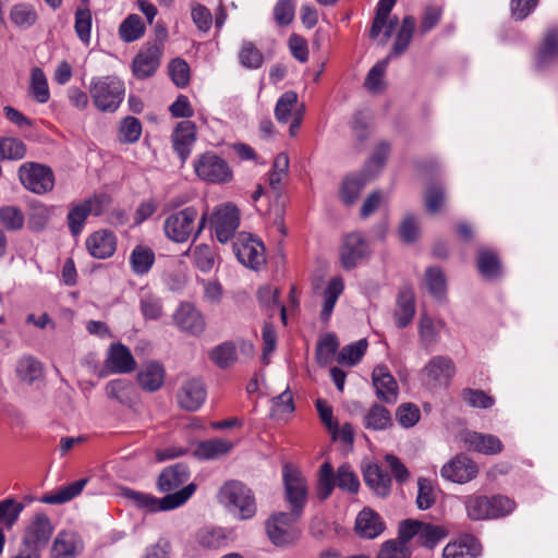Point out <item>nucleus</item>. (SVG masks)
<instances>
[{
	"label": "nucleus",
	"instance_id": "obj_1",
	"mask_svg": "<svg viewBox=\"0 0 558 558\" xmlns=\"http://www.w3.org/2000/svg\"><path fill=\"white\" fill-rule=\"evenodd\" d=\"M218 498L240 520L252 519L257 511L253 490L241 481L230 480L219 489Z\"/></svg>",
	"mask_w": 558,
	"mask_h": 558
},
{
	"label": "nucleus",
	"instance_id": "obj_2",
	"mask_svg": "<svg viewBox=\"0 0 558 558\" xmlns=\"http://www.w3.org/2000/svg\"><path fill=\"white\" fill-rule=\"evenodd\" d=\"M384 167V151L381 146H378L373 156L366 161L361 172L348 174L343 178L339 191L340 199L347 205H353L362 190L379 175Z\"/></svg>",
	"mask_w": 558,
	"mask_h": 558
},
{
	"label": "nucleus",
	"instance_id": "obj_3",
	"mask_svg": "<svg viewBox=\"0 0 558 558\" xmlns=\"http://www.w3.org/2000/svg\"><path fill=\"white\" fill-rule=\"evenodd\" d=\"M196 485L190 483L173 494H168L162 498H157L150 494L136 492L126 488L123 496L132 500L138 508L149 512L169 511L183 506L195 493Z\"/></svg>",
	"mask_w": 558,
	"mask_h": 558
},
{
	"label": "nucleus",
	"instance_id": "obj_4",
	"mask_svg": "<svg viewBox=\"0 0 558 558\" xmlns=\"http://www.w3.org/2000/svg\"><path fill=\"white\" fill-rule=\"evenodd\" d=\"M124 83L117 76L94 77L89 94L95 107L102 112H114L124 98Z\"/></svg>",
	"mask_w": 558,
	"mask_h": 558
},
{
	"label": "nucleus",
	"instance_id": "obj_5",
	"mask_svg": "<svg viewBox=\"0 0 558 558\" xmlns=\"http://www.w3.org/2000/svg\"><path fill=\"white\" fill-rule=\"evenodd\" d=\"M198 179L211 184H226L232 181L233 171L227 160L214 151H205L193 161Z\"/></svg>",
	"mask_w": 558,
	"mask_h": 558
},
{
	"label": "nucleus",
	"instance_id": "obj_6",
	"mask_svg": "<svg viewBox=\"0 0 558 558\" xmlns=\"http://www.w3.org/2000/svg\"><path fill=\"white\" fill-rule=\"evenodd\" d=\"M302 515H294V512H278L266 521V532L270 542L276 546L293 544L300 536L296 522Z\"/></svg>",
	"mask_w": 558,
	"mask_h": 558
},
{
	"label": "nucleus",
	"instance_id": "obj_7",
	"mask_svg": "<svg viewBox=\"0 0 558 558\" xmlns=\"http://www.w3.org/2000/svg\"><path fill=\"white\" fill-rule=\"evenodd\" d=\"M284 499L289 504L294 515H302L307 501L308 487L302 473L286 464L282 471Z\"/></svg>",
	"mask_w": 558,
	"mask_h": 558
},
{
	"label": "nucleus",
	"instance_id": "obj_8",
	"mask_svg": "<svg viewBox=\"0 0 558 558\" xmlns=\"http://www.w3.org/2000/svg\"><path fill=\"white\" fill-rule=\"evenodd\" d=\"M21 184L32 193L41 195L54 186L52 170L37 162H25L17 170Z\"/></svg>",
	"mask_w": 558,
	"mask_h": 558
},
{
	"label": "nucleus",
	"instance_id": "obj_9",
	"mask_svg": "<svg viewBox=\"0 0 558 558\" xmlns=\"http://www.w3.org/2000/svg\"><path fill=\"white\" fill-rule=\"evenodd\" d=\"M196 208L189 206L169 215L163 222L166 236L175 243H184L195 230Z\"/></svg>",
	"mask_w": 558,
	"mask_h": 558
},
{
	"label": "nucleus",
	"instance_id": "obj_10",
	"mask_svg": "<svg viewBox=\"0 0 558 558\" xmlns=\"http://www.w3.org/2000/svg\"><path fill=\"white\" fill-rule=\"evenodd\" d=\"M210 225L217 240L227 243L240 226V210L231 203L220 205L214 210Z\"/></svg>",
	"mask_w": 558,
	"mask_h": 558
},
{
	"label": "nucleus",
	"instance_id": "obj_11",
	"mask_svg": "<svg viewBox=\"0 0 558 558\" xmlns=\"http://www.w3.org/2000/svg\"><path fill=\"white\" fill-rule=\"evenodd\" d=\"M238 260L245 267L257 270L265 264V247L260 241L247 233H240L232 244Z\"/></svg>",
	"mask_w": 558,
	"mask_h": 558
},
{
	"label": "nucleus",
	"instance_id": "obj_12",
	"mask_svg": "<svg viewBox=\"0 0 558 558\" xmlns=\"http://www.w3.org/2000/svg\"><path fill=\"white\" fill-rule=\"evenodd\" d=\"M53 526L50 519L44 512L34 515L23 536V545L28 549L26 553H39L46 547L51 535Z\"/></svg>",
	"mask_w": 558,
	"mask_h": 558
},
{
	"label": "nucleus",
	"instance_id": "obj_13",
	"mask_svg": "<svg viewBox=\"0 0 558 558\" xmlns=\"http://www.w3.org/2000/svg\"><path fill=\"white\" fill-rule=\"evenodd\" d=\"M478 468L468 456L460 453L448 461L440 470L441 476L450 482L464 484L477 476Z\"/></svg>",
	"mask_w": 558,
	"mask_h": 558
},
{
	"label": "nucleus",
	"instance_id": "obj_14",
	"mask_svg": "<svg viewBox=\"0 0 558 558\" xmlns=\"http://www.w3.org/2000/svg\"><path fill=\"white\" fill-rule=\"evenodd\" d=\"M162 56L160 45L145 44L132 62V71L136 78L145 80L155 74Z\"/></svg>",
	"mask_w": 558,
	"mask_h": 558
},
{
	"label": "nucleus",
	"instance_id": "obj_15",
	"mask_svg": "<svg viewBox=\"0 0 558 558\" xmlns=\"http://www.w3.org/2000/svg\"><path fill=\"white\" fill-rule=\"evenodd\" d=\"M206 395L204 381L201 378L193 377L182 383L178 390L177 399L180 408L194 412L203 405Z\"/></svg>",
	"mask_w": 558,
	"mask_h": 558
},
{
	"label": "nucleus",
	"instance_id": "obj_16",
	"mask_svg": "<svg viewBox=\"0 0 558 558\" xmlns=\"http://www.w3.org/2000/svg\"><path fill=\"white\" fill-rule=\"evenodd\" d=\"M105 367L110 374H130L136 368V361L131 350L121 342L109 347Z\"/></svg>",
	"mask_w": 558,
	"mask_h": 558
},
{
	"label": "nucleus",
	"instance_id": "obj_17",
	"mask_svg": "<svg viewBox=\"0 0 558 558\" xmlns=\"http://www.w3.org/2000/svg\"><path fill=\"white\" fill-rule=\"evenodd\" d=\"M368 255V243L360 233H350L345 236L341 246L340 258L343 268H354Z\"/></svg>",
	"mask_w": 558,
	"mask_h": 558
},
{
	"label": "nucleus",
	"instance_id": "obj_18",
	"mask_svg": "<svg viewBox=\"0 0 558 558\" xmlns=\"http://www.w3.org/2000/svg\"><path fill=\"white\" fill-rule=\"evenodd\" d=\"M174 324L184 332L199 336L205 330V319L191 303H182L173 315Z\"/></svg>",
	"mask_w": 558,
	"mask_h": 558
},
{
	"label": "nucleus",
	"instance_id": "obj_19",
	"mask_svg": "<svg viewBox=\"0 0 558 558\" xmlns=\"http://www.w3.org/2000/svg\"><path fill=\"white\" fill-rule=\"evenodd\" d=\"M423 372L429 385L448 386L454 375L456 366L450 357L437 355L429 360Z\"/></svg>",
	"mask_w": 558,
	"mask_h": 558
},
{
	"label": "nucleus",
	"instance_id": "obj_20",
	"mask_svg": "<svg viewBox=\"0 0 558 558\" xmlns=\"http://www.w3.org/2000/svg\"><path fill=\"white\" fill-rule=\"evenodd\" d=\"M171 138L174 151L178 154L182 163H184L196 141L195 124L189 120L179 122L172 132Z\"/></svg>",
	"mask_w": 558,
	"mask_h": 558
},
{
	"label": "nucleus",
	"instance_id": "obj_21",
	"mask_svg": "<svg viewBox=\"0 0 558 558\" xmlns=\"http://www.w3.org/2000/svg\"><path fill=\"white\" fill-rule=\"evenodd\" d=\"M191 476L190 469L184 463H175L165 468L157 478V488L160 493L172 494L189 481Z\"/></svg>",
	"mask_w": 558,
	"mask_h": 558
},
{
	"label": "nucleus",
	"instance_id": "obj_22",
	"mask_svg": "<svg viewBox=\"0 0 558 558\" xmlns=\"http://www.w3.org/2000/svg\"><path fill=\"white\" fill-rule=\"evenodd\" d=\"M83 550L81 536L72 531H61L56 536L50 557L51 558H76Z\"/></svg>",
	"mask_w": 558,
	"mask_h": 558
},
{
	"label": "nucleus",
	"instance_id": "obj_23",
	"mask_svg": "<svg viewBox=\"0 0 558 558\" xmlns=\"http://www.w3.org/2000/svg\"><path fill=\"white\" fill-rule=\"evenodd\" d=\"M86 248L95 258H109L117 250V238L108 230L96 231L86 239Z\"/></svg>",
	"mask_w": 558,
	"mask_h": 558
},
{
	"label": "nucleus",
	"instance_id": "obj_24",
	"mask_svg": "<svg viewBox=\"0 0 558 558\" xmlns=\"http://www.w3.org/2000/svg\"><path fill=\"white\" fill-rule=\"evenodd\" d=\"M383 530L380 515L371 508H364L357 513L354 531L360 537L372 539L377 537Z\"/></svg>",
	"mask_w": 558,
	"mask_h": 558
},
{
	"label": "nucleus",
	"instance_id": "obj_25",
	"mask_svg": "<svg viewBox=\"0 0 558 558\" xmlns=\"http://www.w3.org/2000/svg\"><path fill=\"white\" fill-rule=\"evenodd\" d=\"M166 377V371L161 363L153 361L144 365L137 373V383L140 387L147 392L159 390Z\"/></svg>",
	"mask_w": 558,
	"mask_h": 558
},
{
	"label": "nucleus",
	"instance_id": "obj_26",
	"mask_svg": "<svg viewBox=\"0 0 558 558\" xmlns=\"http://www.w3.org/2000/svg\"><path fill=\"white\" fill-rule=\"evenodd\" d=\"M465 444L470 449L487 456L500 453L504 449V445L497 436L477 432L468 433Z\"/></svg>",
	"mask_w": 558,
	"mask_h": 558
},
{
	"label": "nucleus",
	"instance_id": "obj_27",
	"mask_svg": "<svg viewBox=\"0 0 558 558\" xmlns=\"http://www.w3.org/2000/svg\"><path fill=\"white\" fill-rule=\"evenodd\" d=\"M478 554V541L472 535H464L445 546L442 558H475Z\"/></svg>",
	"mask_w": 558,
	"mask_h": 558
},
{
	"label": "nucleus",
	"instance_id": "obj_28",
	"mask_svg": "<svg viewBox=\"0 0 558 558\" xmlns=\"http://www.w3.org/2000/svg\"><path fill=\"white\" fill-rule=\"evenodd\" d=\"M415 314L414 293L410 288H404L399 292L397 307L395 310V322L398 328L407 327Z\"/></svg>",
	"mask_w": 558,
	"mask_h": 558
},
{
	"label": "nucleus",
	"instance_id": "obj_29",
	"mask_svg": "<svg viewBox=\"0 0 558 558\" xmlns=\"http://www.w3.org/2000/svg\"><path fill=\"white\" fill-rule=\"evenodd\" d=\"M476 265L478 272L486 279L493 280L501 276V263L493 250L481 247L477 252Z\"/></svg>",
	"mask_w": 558,
	"mask_h": 558
},
{
	"label": "nucleus",
	"instance_id": "obj_30",
	"mask_svg": "<svg viewBox=\"0 0 558 558\" xmlns=\"http://www.w3.org/2000/svg\"><path fill=\"white\" fill-rule=\"evenodd\" d=\"M87 482L88 478H81L78 481L70 483L54 492L45 494L44 496H41L40 501L48 505L65 504L77 497L82 493Z\"/></svg>",
	"mask_w": 558,
	"mask_h": 558
},
{
	"label": "nucleus",
	"instance_id": "obj_31",
	"mask_svg": "<svg viewBox=\"0 0 558 558\" xmlns=\"http://www.w3.org/2000/svg\"><path fill=\"white\" fill-rule=\"evenodd\" d=\"M558 58V29H548L536 54V66L544 69Z\"/></svg>",
	"mask_w": 558,
	"mask_h": 558
},
{
	"label": "nucleus",
	"instance_id": "obj_32",
	"mask_svg": "<svg viewBox=\"0 0 558 558\" xmlns=\"http://www.w3.org/2000/svg\"><path fill=\"white\" fill-rule=\"evenodd\" d=\"M415 25L416 23L413 16H405L403 19L401 27L399 28L395 38L390 53L386 58V63L389 59L398 58L408 49L413 37Z\"/></svg>",
	"mask_w": 558,
	"mask_h": 558
},
{
	"label": "nucleus",
	"instance_id": "obj_33",
	"mask_svg": "<svg viewBox=\"0 0 558 558\" xmlns=\"http://www.w3.org/2000/svg\"><path fill=\"white\" fill-rule=\"evenodd\" d=\"M344 289L343 280L340 277H335L330 279L325 291H324V302L323 308L320 312V319L324 323H328L331 314L333 312L335 305L342 294Z\"/></svg>",
	"mask_w": 558,
	"mask_h": 558
},
{
	"label": "nucleus",
	"instance_id": "obj_34",
	"mask_svg": "<svg viewBox=\"0 0 558 558\" xmlns=\"http://www.w3.org/2000/svg\"><path fill=\"white\" fill-rule=\"evenodd\" d=\"M155 263V253L151 248L137 245L130 255V265L135 275L144 276L153 267Z\"/></svg>",
	"mask_w": 558,
	"mask_h": 558
},
{
	"label": "nucleus",
	"instance_id": "obj_35",
	"mask_svg": "<svg viewBox=\"0 0 558 558\" xmlns=\"http://www.w3.org/2000/svg\"><path fill=\"white\" fill-rule=\"evenodd\" d=\"M232 448V444L222 439H209L197 445L194 456L202 460L217 459L228 453Z\"/></svg>",
	"mask_w": 558,
	"mask_h": 558
},
{
	"label": "nucleus",
	"instance_id": "obj_36",
	"mask_svg": "<svg viewBox=\"0 0 558 558\" xmlns=\"http://www.w3.org/2000/svg\"><path fill=\"white\" fill-rule=\"evenodd\" d=\"M208 356L219 368H229L238 360L236 347L232 341L222 342L214 347Z\"/></svg>",
	"mask_w": 558,
	"mask_h": 558
},
{
	"label": "nucleus",
	"instance_id": "obj_37",
	"mask_svg": "<svg viewBox=\"0 0 558 558\" xmlns=\"http://www.w3.org/2000/svg\"><path fill=\"white\" fill-rule=\"evenodd\" d=\"M118 33L124 43L138 40L145 34V25L142 17L137 14L128 15L119 25Z\"/></svg>",
	"mask_w": 558,
	"mask_h": 558
},
{
	"label": "nucleus",
	"instance_id": "obj_38",
	"mask_svg": "<svg viewBox=\"0 0 558 558\" xmlns=\"http://www.w3.org/2000/svg\"><path fill=\"white\" fill-rule=\"evenodd\" d=\"M298 94L293 90L283 93L275 106V118L279 123H288L295 110H300Z\"/></svg>",
	"mask_w": 558,
	"mask_h": 558
},
{
	"label": "nucleus",
	"instance_id": "obj_39",
	"mask_svg": "<svg viewBox=\"0 0 558 558\" xmlns=\"http://www.w3.org/2000/svg\"><path fill=\"white\" fill-rule=\"evenodd\" d=\"M445 324L441 320L435 322L426 314L420 317L418 335L422 345L429 348L438 342L439 331L444 328Z\"/></svg>",
	"mask_w": 558,
	"mask_h": 558
},
{
	"label": "nucleus",
	"instance_id": "obj_40",
	"mask_svg": "<svg viewBox=\"0 0 558 558\" xmlns=\"http://www.w3.org/2000/svg\"><path fill=\"white\" fill-rule=\"evenodd\" d=\"M38 15L35 8L27 3L14 4L10 10V20L20 28L27 29L37 22Z\"/></svg>",
	"mask_w": 558,
	"mask_h": 558
},
{
	"label": "nucleus",
	"instance_id": "obj_41",
	"mask_svg": "<svg viewBox=\"0 0 558 558\" xmlns=\"http://www.w3.org/2000/svg\"><path fill=\"white\" fill-rule=\"evenodd\" d=\"M29 92L39 104H46L50 98L48 81L40 68H33L31 71Z\"/></svg>",
	"mask_w": 558,
	"mask_h": 558
},
{
	"label": "nucleus",
	"instance_id": "obj_42",
	"mask_svg": "<svg viewBox=\"0 0 558 558\" xmlns=\"http://www.w3.org/2000/svg\"><path fill=\"white\" fill-rule=\"evenodd\" d=\"M25 222L23 211L13 205L0 207V226L9 232H16L23 229Z\"/></svg>",
	"mask_w": 558,
	"mask_h": 558
},
{
	"label": "nucleus",
	"instance_id": "obj_43",
	"mask_svg": "<svg viewBox=\"0 0 558 558\" xmlns=\"http://www.w3.org/2000/svg\"><path fill=\"white\" fill-rule=\"evenodd\" d=\"M238 58L240 64L248 70L259 69L264 63L262 51L248 40L242 43Z\"/></svg>",
	"mask_w": 558,
	"mask_h": 558
},
{
	"label": "nucleus",
	"instance_id": "obj_44",
	"mask_svg": "<svg viewBox=\"0 0 558 558\" xmlns=\"http://www.w3.org/2000/svg\"><path fill=\"white\" fill-rule=\"evenodd\" d=\"M142 135L141 121L132 116L125 117L121 120L118 130V140L122 144H134Z\"/></svg>",
	"mask_w": 558,
	"mask_h": 558
},
{
	"label": "nucleus",
	"instance_id": "obj_45",
	"mask_svg": "<svg viewBox=\"0 0 558 558\" xmlns=\"http://www.w3.org/2000/svg\"><path fill=\"white\" fill-rule=\"evenodd\" d=\"M16 373L21 380L32 384L43 376V366L35 357L25 356L19 361Z\"/></svg>",
	"mask_w": 558,
	"mask_h": 558
},
{
	"label": "nucleus",
	"instance_id": "obj_46",
	"mask_svg": "<svg viewBox=\"0 0 558 558\" xmlns=\"http://www.w3.org/2000/svg\"><path fill=\"white\" fill-rule=\"evenodd\" d=\"M468 517L471 520H486L490 518L489 504L487 496H469L465 501Z\"/></svg>",
	"mask_w": 558,
	"mask_h": 558
},
{
	"label": "nucleus",
	"instance_id": "obj_47",
	"mask_svg": "<svg viewBox=\"0 0 558 558\" xmlns=\"http://www.w3.org/2000/svg\"><path fill=\"white\" fill-rule=\"evenodd\" d=\"M367 348V341L361 339L356 342L344 345L337 357L339 364L353 366L360 362Z\"/></svg>",
	"mask_w": 558,
	"mask_h": 558
},
{
	"label": "nucleus",
	"instance_id": "obj_48",
	"mask_svg": "<svg viewBox=\"0 0 558 558\" xmlns=\"http://www.w3.org/2000/svg\"><path fill=\"white\" fill-rule=\"evenodd\" d=\"M425 281L429 293L441 300L446 295L447 286L445 275L438 267H429L426 269Z\"/></svg>",
	"mask_w": 558,
	"mask_h": 558
},
{
	"label": "nucleus",
	"instance_id": "obj_49",
	"mask_svg": "<svg viewBox=\"0 0 558 558\" xmlns=\"http://www.w3.org/2000/svg\"><path fill=\"white\" fill-rule=\"evenodd\" d=\"M339 349V341L335 333H327L322 337L316 348V359L319 364L326 365L331 362Z\"/></svg>",
	"mask_w": 558,
	"mask_h": 558
},
{
	"label": "nucleus",
	"instance_id": "obj_50",
	"mask_svg": "<svg viewBox=\"0 0 558 558\" xmlns=\"http://www.w3.org/2000/svg\"><path fill=\"white\" fill-rule=\"evenodd\" d=\"M336 485L333 468L329 462H325L319 469V478L317 485V497L326 500L332 493Z\"/></svg>",
	"mask_w": 558,
	"mask_h": 558
},
{
	"label": "nucleus",
	"instance_id": "obj_51",
	"mask_svg": "<svg viewBox=\"0 0 558 558\" xmlns=\"http://www.w3.org/2000/svg\"><path fill=\"white\" fill-rule=\"evenodd\" d=\"M74 29L80 40L88 45L92 31V12L88 7L76 9Z\"/></svg>",
	"mask_w": 558,
	"mask_h": 558
},
{
	"label": "nucleus",
	"instance_id": "obj_52",
	"mask_svg": "<svg viewBox=\"0 0 558 558\" xmlns=\"http://www.w3.org/2000/svg\"><path fill=\"white\" fill-rule=\"evenodd\" d=\"M24 509L22 502H17L13 498H7L0 501V524H4L7 529H11L17 521Z\"/></svg>",
	"mask_w": 558,
	"mask_h": 558
},
{
	"label": "nucleus",
	"instance_id": "obj_53",
	"mask_svg": "<svg viewBox=\"0 0 558 558\" xmlns=\"http://www.w3.org/2000/svg\"><path fill=\"white\" fill-rule=\"evenodd\" d=\"M446 536L444 529L430 523H420L417 542L420 545L433 548Z\"/></svg>",
	"mask_w": 558,
	"mask_h": 558
},
{
	"label": "nucleus",
	"instance_id": "obj_54",
	"mask_svg": "<svg viewBox=\"0 0 558 558\" xmlns=\"http://www.w3.org/2000/svg\"><path fill=\"white\" fill-rule=\"evenodd\" d=\"M26 155V145L14 137L0 138V157L9 160H20Z\"/></svg>",
	"mask_w": 558,
	"mask_h": 558
},
{
	"label": "nucleus",
	"instance_id": "obj_55",
	"mask_svg": "<svg viewBox=\"0 0 558 558\" xmlns=\"http://www.w3.org/2000/svg\"><path fill=\"white\" fill-rule=\"evenodd\" d=\"M140 308L145 319L157 320L162 316V301L153 293L141 296Z\"/></svg>",
	"mask_w": 558,
	"mask_h": 558
},
{
	"label": "nucleus",
	"instance_id": "obj_56",
	"mask_svg": "<svg viewBox=\"0 0 558 558\" xmlns=\"http://www.w3.org/2000/svg\"><path fill=\"white\" fill-rule=\"evenodd\" d=\"M87 218L88 214L82 202L70 206L66 223L73 236L81 234Z\"/></svg>",
	"mask_w": 558,
	"mask_h": 558
},
{
	"label": "nucleus",
	"instance_id": "obj_57",
	"mask_svg": "<svg viewBox=\"0 0 558 558\" xmlns=\"http://www.w3.org/2000/svg\"><path fill=\"white\" fill-rule=\"evenodd\" d=\"M336 476V485L351 494L359 490L360 482L356 474L353 472L349 464H342L338 468Z\"/></svg>",
	"mask_w": 558,
	"mask_h": 558
},
{
	"label": "nucleus",
	"instance_id": "obj_58",
	"mask_svg": "<svg viewBox=\"0 0 558 558\" xmlns=\"http://www.w3.org/2000/svg\"><path fill=\"white\" fill-rule=\"evenodd\" d=\"M365 89L372 95H380L384 90V60H378L368 71L365 81Z\"/></svg>",
	"mask_w": 558,
	"mask_h": 558
},
{
	"label": "nucleus",
	"instance_id": "obj_59",
	"mask_svg": "<svg viewBox=\"0 0 558 558\" xmlns=\"http://www.w3.org/2000/svg\"><path fill=\"white\" fill-rule=\"evenodd\" d=\"M461 397L470 407L477 409H489L495 403L493 397L480 389L465 388L462 390Z\"/></svg>",
	"mask_w": 558,
	"mask_h": 558
},
{
	"label": "nucleus",
	"instance_id": "obj_60",
	"mask_svg": "<svg viewBox=\"0 0 558 558\" xmlns=\"http://www.w3.org/2000/svg\"><path fill=\"white\" fill-rule=\"evenodd\" d=\"M296 0H278L274 8V19L279 26L290 25L295 16Z\"/></svg>",
	"mask_w": 558,
	"mask_h": 558
},
{
	"label": "nucleus",
	"instance_id": "obj_61",
	"mask_svg": "<svg viewBox=\"0 0 558 558\" xmlns=\"http://www.w3.org/2000/svg\"><path fill=\"white\" fill-rule=\"evenodd\" d=\"M446 193L440 184H430L425 192L426 210L430 214L438 213L445 204Z\"/></svg>",
	"mask_w": 558,
	"mask_h": 558
},
{
	"label": "nucleus",
	"instance_id": "obj_62",
	"mask_svg": "<svg viewBox=\"0 0 558 558\" xmlns=\"http://www.w3.org/2000/svg\"><path fill=\"white\" fill-rule=\"evenodd\" d=\"M132 388V384L128 379H113L106 385V393L109 398L116 399L122 404H125L129 400V391Z\"/></svg>",
	"mask_w": 558,
	"mask_h": 558
},
{
	"label": "nucleus",
	"instance_id": "obj_63",
	"mask_svg": "<svg viewBox=\"0 0 558 558\" xmlns=\"http://www.w3.org/2000/svg\"><path fill=\"white\" fill-rule=\"evenodd\" d=\"M195 266L203 272H208L214 267V252L206 244H198L192 251Z\"/></svg>",
	"mask_w": 558,
	"mask_h": 558
},
{
	"label": "nucleus",
	"instance_id": "obj_64",
	"mask_svg": "<svg viewBox=\"0 0 558 558\" xmlns=\"http://www.w3.org/2000/svg\"><path fill=\"white\" fill-rule=\"evenodd\" d=\"M169 74L178 87H185L190 81V66L185 60L175 58L169 64Z\"/></svg>",
	"mask_w": 558,
	"mask_h": 558
}]
</instances>
